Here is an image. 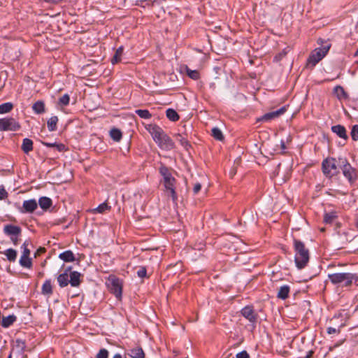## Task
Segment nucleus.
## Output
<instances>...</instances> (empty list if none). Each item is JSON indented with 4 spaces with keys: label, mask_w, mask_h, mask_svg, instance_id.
Masks as SVG:
<instances>
[{
    "label": "nucleus",
    "mask_w": 358,
    "mask_h": 358,
    "mask_svg": "<svg viewBox=\"0 0 358 358\" xmlns=\"http://www.w3.org/2000/svg\"><path fill=\"white\" fill-rule=\"evenodd\" d=\"M43 144L44 145H45L46 147H48V148H55V145H56V143H45V142H43Z\"/></svg>",
    "instance_id": "864d4df0"
},
{
    "label": "nucleus",
    "mask_w": 358,
    "mask_h": 358,
    "mask_svg": "<svg viewBox=\"0 0 358 358\" xmlns=\"http://www.w3.org/2000/svg\"><path fill=\"white\" fill-rule=\"evenodd\" d=\"M139 278H145L147 276V271L145 267H141L137 272Z\"/></svg>",
    "instance_id": "a18cd8bd"
},
{
    "label": "nucleus",
    "mask_w": 358,
    "mask_h": 358,
    "mask_svg": "<svg viewBox=\"0 0 358 358\" xmlns=\"http://www.w3.org/2000/svg\"><path fill=\"white\" fill-rule=\"evenodd\" d=\"M59 257L65 262H72L76 259L74 254L71 250L64 251V252L59 254Z\"/></svg>",
    "instance_id": "f3484780"
},
{
    "label": "nucleus",
    "mask_w": 358,
    "mask_h": 358,
    "mask_svg": "<svg viewBox=\"0 0 358 358\" xmlns=\"http://www.w3.org/2000/svg\"><path fill=\"white\" fill-rule=\"evenodd\" d=\"M3 231L7 235L17 236L21 234L22 229L18 226L8 224L4 227Z\"/></svg>",
    "instance_id": "f8f14e48"
},
{
    "label": "nucleus",
    "mask_w": 358,
    "mask_h": 358,
    "mask_svg": "<svg viewBox=\"0 0 358 358\" xmlns=\"http://www.w3.org/2000/svg\"><path fill=\"white\" fill-rule=\"evenodd\" d=\"M52 200L46 196H43L39 199L38 204L43 210L48 209L52 206Z\"/></svg>",
    "instance_id": "aec40b11"
},
{
    "label": "nucleus",
    "mask_w": 358,
    "mask_h": 358,
    "mask_svg": "<svg viewBox=\"0 0 358 358\" xmlns=\"http://www.w3.org/2000/svg\"><path fill=\"white\" fill-rule=\"evenodd\" d=\"M16 320V317L13 315L7 317H3L2 319L1 324L3 327L6 328L13 324Z\"/></svg>",
    "instance_id": "bb28decb"
},
{
    "label": "nucleus",
    "mask_w": 358,
    "mask_h": 358,
    "mask_svg": "<svg viewBox=\"0 0 358 358\" xmlns=\"http://www.w3.org/2000/svg\"><path fill=\"white\" fill-rule=\"evenodd\" d=\"M285 111H286V108H285V106H283L277 110L269 112V113L264 114L259 119V120H262V121L271 120L273 119L278 117L279 116L282 115Z\"/></svg>",
    "instance_id": "9d476101"
},
{
    "label": "nucleus",
    "mask_w": 358,
    "mask_h": 358,
    "mask_svg": "<svg viewBox=\"0 0 358 358\" xmlns=\"http://www.w3.org/2000/svg\"><path fill=\"white\" fill-rule=\"evenodd\" d=\"M111 207L108 205L107 203L104 202L100 204L97 208L93 209V213H103L107 210H110Z\"/></svg>",
    "instance_id": "473e14b6"
},
{
    "label": "nucleus",
    "mask_w": 358,
    "mask_h": 358,
    "mask_svg": "<svg viewBox=\"0 0 358 358\" xmlns=\"http://www.w3.org/2000/svg\"><path fill=\"white\" fill-rule=\"evenodd\" d=\"M42 294L45 295H50L52 294V287L51 280H46L42 286Z\"/></svg>",
    "instance_id": "4be33fe9"
},
{
    "label": "nucleus",
    "mask_w": 358,
    "mask_h": 358,
    "mask_svg": "<svg viewBox=\"0 0 358 358\" xmlns=\"http://www.w3.org/2000/svg\"><path fill=\"white\" fill-rule=\"evenodd\" d=\"M320 230H321V231H324V228H322Z\"/></svg>",
    "instance_id": "e2e57ef3"
},
{
    "label": "nucleus",
    "mask_w": 358,
    "mask_h": 358,
    "mask_svg": "<svg viewBox=\"0 0 358 358\" xmlns=\"http://www.w3.org/2000/svg\"><path fill=\"white\" fill-rule=\"evenodd\" d=\"M110 136L113 141L118 142L121 140L122 134L120 129L113 128L110 131Z\"/></svg>",
    "instance_id": "a878e982"
},
{
    "label": "nucleus",
    "mask_w": 358,
    "mask_h": 358,
    "mask_svg": "<svg viewBox=\"0 0 358 358\" xmlns=\"http://www.w3.org/2000/svg\"><path fill=\"white\" fill-rule=\"evenodd\" d=\"M59 152H63L66 150V146L63 143H56L55 147Z\"/></svg>",
    "instance_id": "09e8293b"
},
{
    "label": "nucleus",
    "mask_w": 358,
    "mask_h": 358,
    "mask_svg": "<svg viewBox=\"0 0 358 358\" xmlns=\"http://www.w3.org/2000/svg\"><path fill=\"white\" fill-rule=\"evenodd\" d=\"M37 208V202L35 199L27 200L23 202L24 212L33 213Z\"/></svg>",
    "instance_id": "ddd939ff"
},
{
    "label": "nucleus",
    "mask_w": 358,
    "mask_h": 358,
    "mask_svg": "<svg viewBox=\"0 0 358 358\" xmlns=\"http://www.w3.org/2000/svg\"><path fill=\"white\" fill-rule=\"evenodd\" d=\"M289 290L290 289L288 285H283L280 287L278 292V298L283 300L287 299L289 296Z\"/></svg>",
    "instance_id": "6ab92c4d"
},
{
    "label": "nucleus",
    "mask_w": 358,
    "mask_h": 358,
    "mask_svg": "<svg viewBox=\"0 0 358 358\" xmlns=\"http://www.w3.org/2000/svg\"><path fill=\"white\" fill-rule=\"evenodd\" d=\"M20 128V124L13 117L0 119V131H17Z\"/></svg>",
    "instance_id": "0eeeda50"
},
{
    "label": "nucleus",
    "mask_w": 358,
    "mask_h": 358,
    "mask_svg": "<svg viewBox=\"0 0 358 358\" xmlns=\"http://www.w3.org/2000/svg\"><path fill=\"white\" fill-rule=\"evenodd\" d=\"M334 93L339 99H347L348 97L347 93L341 86H336L334 88Z\"/></svg>",
    "instance_id": "c85d7f7f"
},
{
    "label": "nucleus",
    "mask_w": 358,
    "mask_h": 358,
    "mask_svg": "<svg viewBox=\"0 0 358 358\" xmlns=\"http://www.w3.org/2000/svg\"><path fill=\"white\" fill-rule=\"evenodd\" d=\"M129 355L132 358H144L145 353L141 348L136 347L131 350Z\"/></svg>",
    "instance_id": "412c9836"
},
{
    "label": "nucleus",
    "mask_w": 358,
    "mask_h": 358,
    "mask_svg": "<svg viewBox=\"0 0 358 358\" xmlns=\"http://www.w3.org/2000/svg\"><path fill=\"white\" fill-rule=\"evenodd\" d=\"M159 171L163 177V184L166 194L171 196L173 201H176L177 200V194L176 192V180L173 177L169 169L165 165L162 164Z\"/></svg>",
    "instance_id": "f03ea898"
},
{
    "label": "nucleus",
    "mask_w": 358,
    "mask_h": 358,
    "mask_svg": "<svg viewBox=\"0 0 358 358\" xmlns=\"http://www.w3.org/2000/svg\"><path fill=\"white\" fill-rule=\"evenodd\" d=\"M8 196V192L3 185H0V200L6 199Z\"/></svg>",
    "instance_id": "37998d69"
},
{
    "label": "nucleus",
    "mask_w": 358,
    "mask_h": 358,
    "mask_svg": "<svg viewBox=\"0 0 358 358\" xmlns=\"http://www.w3.org/2000/svg\"><path fill=\"white\" fill-rule=\"evenodd\" d=\"M280 146H281V149L282 150H285L286 148L285 145V142L283 141H280Z\"/></svg>",
    "instance_id": "5fc2aeb1"
},
{
    "label": "nucleus",
    "mask_w": 358,
    "mask_h": 358,
    "mask_svg": "<svg viewBox=\"0 0 358 358\" xmlns=\"http://www.w3.org/2000/svg\"><path fill=\"white\" fill-rule=\"evenodd\" d=\"M136 113L141 118L149 119L152 117L151 113L148 110L138 109L136 110Z\"/></svg>",
    "instance_id": "c9c22d12"
},
{
    "label": "nucleus",
    "mask_w": 358,
    "mask_h": 358,
    "mask_svg": "<svg viewBox=\"0 0 358 358\" xmlns=\"http://www.w3.org/2000/svg\"><path fill=\"white\" fill-rule=\"evenodd\" d=\"M123 54V47H120L115 51V53L113 58L111 59V62L113 64H117L121 61V57Z\"/></svg>",
    "instance_id": "cd10ccee"
},
{
    "label": "nucleus",
    "mask_w": 358,
    "mask_h": 358,
    "mask_svg": "<svg viewBox=\"0 0 358 358\" xmlns=\"http://www.w3.org/2000/svg\"><path fill=\"white\" fill-rule=\"evenodd\" d=\"M81 274L78 271H73L70 273V280L69 282L72 287H78L80 285Z\"/></svg>",
    "instance_id": "4468645a"
},
{
    "label": "nucleus",
    "mask_w": 358,
    "mask_h": 358,
    "mask_svg": "<svg viewBox=\"0 0 358 358\" xmlns=\"http://www.w3.org/2000/svg\"><path fill=\"white\" fill-rule=\"evenodd\" d=\"M71 269V267H69L64 273L59 274L57 277V282L61 287H64L68 285L69 275L68 271Z\"/></svg>",
    "instance_id": "2eb2a0df"
},
{
    "label": "nucleus",
    "mask_w": 358,
    "mask_h": 358,
    "mask_svg": "<svg viewBox=\"0 0 358 358\" xmlns=\"http://www.w3.org/2000/svg\"><path fill=\"white\" fill-rule=\"evenodd\" d=\"M57 122L58 117L57 116L51 117L47 122L48 130L50 131H55L57 129Z\"/></svg>",
    "instance_id": "393cba45"
},
{
    "label": "nucleus",
    "mask_w": 358,
    "mask_h": 358,
    "mask_svg": "<svg viewBox=\"0 0 358 358\" xmlns=\"http://www.w3.org/2000/svg\"><path fill=\"white\" fill-rule=\"evenodd\" d=\"M236 358H250L249 354L247 351L243 350L236 355Z\"/></svg>",
    "instance_id": "49530a36"
},
{
    "label": "nucleus",
    "mask_w": 358,
    "mask_h": 358,
    "mask_svg": "<svg viewBox=\"0 0 358 358\" xmlns=\"http://www.w3.org/2000/svg\"><path fill=\"white\" fill-rule=\"evenodd\" d=\"M212 136L214 137V138L218 141H223L224 138L222 132L217 127L213 128Z\"/></svg>",
    "instance_id": "f704fd0d"
},
{
    "label": "nucleus",
    "mask_w": 358,
    "mask_h": 358,
    "mask_svg": "<svg viewBox=\"0 0 358 358\" xmlns=\"http://www.w3.org/2000/svg\"><path fill=\"white\" fill-rule=\"evenodd\" d=\"M327 333L329 334H336V333H339L340 332V329H336V328H334V327H328L327 328Z\"/></svg>",
    "instance_id": "8fccbe9b"
},
{
    "label": "nucleus",
    "mask_w": 358,
    "mask_h": 358,
    "mask_svg": "<svg viewBox=\"0 0 358 358\" xmlns=\"http://www.w3.org/2000/svg\"><path fill=\"white\" fill-rule=\"evenodd\" d=\"M330 48V45L315 49L308 57V62L315 66L326 55Z\"/></svg>",
    "instance_id": "423d86ee"
},
{
    "label": "nucleus",
    "mask_w": 358,
    "mask_h": 358,
    "mask_svg": "<svg viewBox=\"0 0 358 358\" xmlns=\"http://www.w3.org/2000/svg\"><path fill=\"white\" fill-rule=\"evenodd\" d=\"M187 69V76L191 78L193 80H198L199 78H200V74H199V72L196 70H191L189 69H188L187 67L186 68Z\"/></svg>",
    "instance_id": "4c0bfd02"
},
{
    "label": "nucleus",
    "mask_w": 358,
    "mask_h": 358,
    "mask_svg": "<svg viewBox=\"0 0 358 358\" xmlns=\"http://www.w3.org/2000/svg\"><path fill=\"white\" fill-rule=\"evenodd\" d=\"M146 129L161 149L171 150L175 148V143L173 140L160 127L150 124L146 127Z\"/></svg>",
    "instance_id": "f257e3e1"
},
{
    "label": "nucleus",
    "mask_w": 358,
    "mask_h": 358,
    "mask_svg": "<svg viewBox=\"0 0 358 358\" xmlns=\"http://www.w3.org/2000/svg\"><path fill=\"white\" fill-rule=\"evenodd\" d=\"M232 358H234V357H232Z\"/></svg>",
    "instance_id": "0e129e2a"
},
{
    "label": "nucleus",
    "mask_w": 358,
    "mask_h": 358,
    "mask_svg": "<svg viewBox=\"0 0 358 358\" xmlns=\"http://www.w3.org/2000/svg\"><path fill=\"white\" fill-rule=\"evenodd\" d=\"M108 351L104 348L101 349L97 353L96 358H108Z\"/></svg>",
    "instance_id": "79ce46f5"
},
{
    "label": "nucleus",
    "mask_w": 358,
    "mask_h": 358,
    "mask_svg": "<svg viewBox=\"0 0 358 358\" xmlns=\"http://www.w3.org/2000/svg\"><path fill=\"white\" fill-rule=\"evenodd\" d=\"M323 173L327 177H332L338 173L339 170L334 158H328L322 162Z\"/></svg>",
    "instance_id": "39448f33"
},
{
    "label": "nucleus",
    "mask_w": 358,
    "mask_h": 358,
    "mask_svg": "<svg viewBox=\"0 0 358 358\" xmlns=\"http://www.w3.org/2000/svg\"><path fill=\"white\" fill-rule=\"evenodd\" d=\"M33 110L37 114H41L45 111V104L43 101H36L32 106Z\"/></svg>",
    "instance_id": "c756f323"
},
{
    "label": "nucleus",
    "mask_w": 358,
    "mask_h": 358,
    "mask_svg": "<svg viewBox=\"0 0 358 358\" xmlns=\"http://www.w3.org/2000/svg\"><path fill=\"white\" fill-rule=\"evenodd\" d=\"M167 118L173 122H176L180 119V116L178 113L172 108H169L166 111Z\"/></svg>",
    "instance_id": "5701e85b"
},
{
    "label": "nucleus",
    "mask_w": 358,
    "mask_h": 358,
    "mask_svg": "<svg viewBox=\"0 0 358 358\" xmlns=\"http://www.w3.org/2000/svg\"><path fill=\"white\" fill-rule=\"evenodd\" d=\"M46 251L45 248L43 247H40L34 253V257H37L42 254L45 253Z\"/></svg>",
    "instance_id": "de8ad7c7"
},
{
    "label": "nucleus",
    "mask_w": 358,
    "mask_h": 358,
    "mask_svg": "<svg viewBox=\"0 0 358 358\" xmlns=\"http://www.w3.org/2000/svg\"><path fill=\"white\" fill-rule=\"evenodd\" d=\"M241 314L251 322H255L257 320V315L252 306H245L241 310Z\"/></svg>",
    "instance_id": "9b49d317"
},
{
    "label": "nucleus",
    "mask_w": 358,
    "mask_h": 358,
    "mask_svg": "<svg viewBox=\"0 0 358 358\" xmlns=\"http://www.w3.org/2000/svg\"><path fill=\"white\" fill-rule=\"evenodd\" d=\"M9 262H15L17 257V252L15 250L10 248L6 250L4 252Z\"/></svg>",
    "instance_id": "7c9ffc66"
},
{
    "label": "nucleus",
    "mask_w": 358,
    "mask_h": 358,
    "mask_svg": "<svg viewBox=\"0 0 358 358\" xmlns=\"http://www.w3.org/2000/svg\"><path fill=\"white\" fill-rule=\"evenodd\" d=\"M328 277L333 284L343 283L345 287L350 286L353 280H357V277L350 273H335L329 274Z\"/></svg>",
    "instance_id": "20e7f679"
},
{
    "label": "nucleus",
    "mask_w": 358,
    "mask_h": 358,
    "mask_svg": "<svg viewBox=\"0 0 358 358\" xmlns=\"http://www.w3.org/2000/svg\"><path fill=\"white\" fill-rule=\"evenodd\" d=\"M21 148L24 153L28 154L33 150V141L29 138L23 139Z\"/></svg>",
    "instance_id": "a211bd4d"
},
{
    "label": "nucleus",
    "mask_w": 358,
    "mask_h": 358,
    "mask_svg": "<svg viewBox=\"0 0 358 358\" xmlns=\"http://www.w3.org/2000/svg\"><path fill=\"white\" fill-rule=\"evenodd\" d=\"M113 358H122L120 354H115Z\"/></svg>",
    "instance_id": "13d9d810"
},
{
    "label": "nucleus",
    "mask_w": 358,
    "mask_h": 358,
    "mask_svg": "<svg viewBox=\"0 0 358 358\" xmlns=\"http://www.w3.org/2000/svg\"><path fill=\"white\" fill-rule=\"evenodd\" d=\"M13 108V104L10 102L4 103L0 105V114L8 113Z\"/></svg>",
    "instance_id": "2f4dec72"
},
{
    "label": "nucleus",
    "mask_w": 358,
    "mask_h": 358,
    "mask_svg": "<svg viewBox=\"0 0 358 358\" xmlns=\"http://www.w3.org/2000/svg\"><path fill=\"white\" fill-rule=\"evenodd\" d=\"M20 264L27 268H31L32 266V261L29 257L22 255L20 259Z\"/></svg>",
    "instance_id": "b1692460"
},
{
    "label": "nucleus",
    "mask_w": 358,
    "mask_h": 358,
    "mask_svg": "<svg viewBox=\"0 0 358 358\" xmlns=\"http://www.w3.org/2000/svg\"><path fill=\"white\" fill-rule=\"evenodd\" d=\"M355 56H358V50L356 51L355 54Z\"/></svg>",
    "instance_id": "bf43d9fd"
},
{
    "label": "nucleus",
    "mask_w": 358,
    "mask_h": 358,
    "mask_svg": "<svg viewBox=\"0 0 358 358\" xmlns=\"http://www.w3.org/2000/svg\"><path fill=\"white\" fill-rule=\"evenodd\" d=\"M16 346L21 350L22 352L24 351V349L26 348V344L24 341H22L20 339L16 340Z\"/></svg>",
    "instance_id": "c03bdc74"
},
{
    "label": "nucleus",
    "mask_w": 358,
    "mask_h": 358,
    "mask_svg": "<svg viewBox=\"0 0 358 358\" xmlns=\"http://www.w3.org/2000/svg\"><path fill=\"white\" fill-rule=\"evenodd\" d=\"M294 247L296 252L295 263L298 268H303L309 261V251L305 244L299 240H294Z\"/></svg>",
    "instance_id": "7ed1b4c3"
},
{
    "label": "nucleus",
    "mask_w": 358,
    "mask_h": 358,
    "mask_svg": "<svg viewBox=\"0 0 358 358\" xmlns=\"http://www.w3.org/2000/svg\"><path fill=\"white\" fill-rule=\"evenodd\" d=\"M8 358H12V355L11 354L9 355L8 357Z\"/></svg>",
    "instance_id": "680f3d73"
},
{
    "label": "nucleus",
    "mask_w": 358,
    "mask_h": 358,
    "mask_svg": "<svg viewBox=\"0 0 358 358\" xmlns=\"http://www.w3.org/2000/svg\"><path fill=\"white\" fill-rule=\"evenodd\" d=\"M331 130L334 133H336L340 138L345 140L348 138L346 129L341 124L333 126L331 127Z\"/></svg>",
    "instance_id": "dca6fc26"
},
{
    "label": "nucleus",
    "mask_w": 358,
    "mask_h": 358,
    "mask_svg": "<svg viewBox=\"0 0 358 358\" xmlns=\"http://www.w3.org/2000/svg\"><path fill=\"white\" fill-rule=\"evenodd\" d=\"M286 55V52H280L279 53L278 55H277L275 57V60L276 61H279L285 55Z\"/></svg>",
    "instance_id": "603ef678"
},
{
    "label": "nucleus",
    "mask_w": 358,
    "mask_h": 358,
    "mask_svg": "<svg viewBox=\"0 0 358 358\" xmlns=\"http://www.w3.org/2000/svg\"><path fill=\"white\" fill-rule=\"evenodd\" d=\"M350 134L353 141L358 140V124H355L352 127Z\"/></svg>",
    "instance_id": "a19ab883"
},
{
    "label": "nucleus",
    "mask_w": 358,
    "mask_h": 358,
    "mask_svg": "<svg viewBox=\"0 0 358 358\" xmlns=\"http://www.w3.org/2000/svg\"><path fill=\"white\" fill-rule=\"evenodd\" d=\"M30 245V241H25L24 242V243L22 244V249H23V252H22V255H24V256H27V257H29L30 255V250L28 248V246Z\"/></svg>",
    "instance_id": "58836bf2"
},
{
    "label": "nucleus",
    "mask_w": 358,
    "mask_h": 358,
    "mask_svg": "<svg viewBox=\"0 0 358 358\" xmlns=\"http://www.w3.org/2000/svg\"><path fill=\"white\" fill-rule=\"evenodd\" d=\"M343 166L341 169L343 175L350 181L355 180L356 172L355 170L351 166V165L345 160L343 162Z\"/></svg>",
    "instance_id": "1a4fd4ad"
},
{
    "label": "nucleus",
    "mask_w": 358,
    "mask_h": 358,
    "mask_svg": "<svg viewBox=\"0 0 358 358\" xmlns=\"http://www.w3.org/2000/svg\"><path fill=\"white\" fill-rule=\"evenodd\" d=\"M287 141H292V139L289 136L288 137Z\"/></svg>",
    "instance_id": "052dcab7"
},
{
    "label": "nucleus",
    "mask_w": 358,
    "mask_h": 358,
    "mask_svg": "<svg viewBox=\"0 0 358 358\" xmlns=\"http://www.w3.org/2000/svg\"><path fill=\"white\" fill-rule=\"evenodd\" d=\"M108 281V287L110 292L114 294L116 297H120L122 291V283L120 280L115 277H110Z\"/></svg>",
    "instance_id": "6e6552de"
},
{
    "label": "nucleus",
    "mask_w": 358,
    "mask_h": 358,
    "mask_svg": "<svg viewBox=\"0 0 358 358\" xmlns=\"http://www.w3.org/2000/svg\"><path fill=\"white\" fill-rule=\"evenodd\" d=\"M201 188V185L200 183L197 182L194 185L193 192L194 194H197Z\"/></svg>",
    "instance_id": "3c124183"
},
{
    "label": "nucleus",
    "mask_w": 358,
    "mask_h": 358,
    "mask_svg": "<svg viewBox=\"0 0 358 358\" xmlns=\"http://www.w3.org/2000/svg\"><path fill=\"white\" fill-rule=\"evenodd\" d=\"M313 353V351H310L305 358H310L312 357Z\"/></svg>",
    "instance_id": "4d7b16f0"
},
{
    "label": "nucleus",
    "mask_w": 358,
    "mask_h": 358,
    "mask_svg": "<svg viewBox=\"0 0 358 358\" xmlns=\"http://www.w3.org/2000/svg\"><path fill=\"white\" fill-rule=\"evenodd\" d=\"M176 139L180 142L181 145L183 146L186 150H188L189 147H190V144L189 143L188 141L181 134H176Z\"/></svg>",
    "instance_id": "72a5a7b5"
},
{
    "label": "nucleus",
    "mask_w": 358,
    "mask_h": 358,
    "mask_svg": "<svg viewBox=\"0 0 358 358\" xmlns=\"http://www.w3.org/2000/svg\"><path fill=\"white\" fill-rule=\"evenodd\" d=\"M337 217L336 213H326L324 217V222L327 224L331 223Z\"/></svg>",
    "instance_id": "e433bc0d"
},
{
    "label": "nucleus",
    "mask_w": 358,
    "mask_h": 358,
    "mask_svg": "<svg viewBox=\"0 0 358 358\" xmlns=\"http://www.w3.org/2000/svg\"><path fill=\"white\" fill-rule=\"evenodd\" d=\"M70 97L66 94H64L59 100V103L62 106H67L69 103Z\"/></svg>",
    "instance_id": "ea45409f"
},
{
    "label": "nucleus",
    "mask_w": 358,
    "mask_h": 358,
    "mask_svg": "<svg viewBox=\"0 0 358 358\" xmlns=\"http://www.w3.org/2000/svg\"><path fill=\"white\" fill-rule=\"evenodd\" d=\"M11 239H12V241L14 243V245H17V244L18 238L17 237L12 238Z\"/></svg>",
    "instance_id": "6e6d98bb"
}]
</instances>
